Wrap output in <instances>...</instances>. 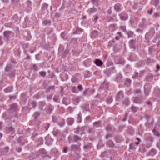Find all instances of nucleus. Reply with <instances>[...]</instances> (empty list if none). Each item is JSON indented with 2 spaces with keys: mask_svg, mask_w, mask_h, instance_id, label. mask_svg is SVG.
I'll return each instance as SVG.
<instances>
[{
  "mask_svg": "<svg viewBox=\"0 0 160 160\" xmlns=\"http://www.w3.org/2000/svg\"><path fill=\"white\" fill-rule=\"evenodd\" d=\"M141 92V91L140 90H137L135 91V93L138 94Z\"/></svg>",
  "mask_w": 160,
  "mask_h": 160,
  "instance_id": "8fccbe9b",
  "label": "nucleus"
},
{
  "mask_svg": "<svg viewBox=\"0 0 160 160\" xmlns=\"http://www.w3.org/2000/svg\"><path fill=\"white\" fill-rule=\"evenodd\" d=\"M17 105L16 104L14 103L11 105V109L12 110H15L17 108Z\"/></svg>",
  "mask_w": 160,
  "mask_h": 160,
  "instance_id": "f3484780",
  "label": "nucleus"
},
{
  "mask_svg": "<svg viewBox=\"0 0 160 160\" xmlns=\"http://www.w3.org/2000/svg\"><path fill=\"white\" fill-rule=\"evenodd\" d=\"M12 89V87H9L5 89L4 91L6 92H11Z\"/></svg>",
  "mask_w": 160,
  "mask_h": 160,
  "instance_id": "9b49d317",
  "label": "nucleus"
},
{
  "mask_svg": "<svg viewBox=\"0 0 160 160\" xmlns=\"http://www.w3.org/2000/svg\"><path fill=\"white\" fill-rule=\"evenodd\" d=\"M2 0V1H3V2L5 3H7L8 2V0Z\"/></svg>",
  "mask_w": 160,
  "mask_h": 160,
  "instance_id": "338daca9",
  "label": "nucleus"
},
{
  "mask_svg": "<svg viewBox=\"0 0 160 160\" xmlns=\"http://www.w3.org/2000/svg\"><path fill=\"white\" fill-rule=\"evenodd\" d=\"M118 36H116V40H118L119 39V38L121 37V32H118Z\"/></svg>",
  "mask_w": 160,
  "mask_h": 160,
  "instance_id": "cd10ccee",
  "label": "nucleus"
},
{
  "mask_svg": "<svg viewBox=\"0 0 160 160\" xmlns=\"http://www.w3.org/2000/svg\"><path fill=\"white\" fill-rule=\"evenodd\" d=\"M134 102L136 103H140L141 102V100L138 98H135Z\"/></svg>",
  "mask_w": 160,
  "mask_h": 160,
  "instance_id": "ddd939ff",
  "label": "nucleus"
},
{
  "mask_svg": "<svg viewBox=\"0 0 160 160\" xmlns=\"http://www.w3.org/2000/svg\"><path fill=\"white\" fill-rule=\"evenodd\" d=\"M78 128H77L74 130V131L75 132H77L78 131Z\"/></svg>",
  "mask_w": 160,
  "mask_h": 160,
  "instance_id": "69168bd1",
  "label": "nucleus"
},
{
  "mask_svg": "<svg viewBox=\"0 0 160 160\" xmlns=\"http://www.w3.org/2000/svg\"><path fill=\"white\" fill-rule=\"evenodd\" d=\"M137 140H138V142L136 143V144L138 145L139 144L141 141L138 138H137Z\"/></svg>",
  "mask_w": 160,
  "mask_h": 160,
  "instance_id": "de8ad7c7",
  "label": "nucleus"
},
{
  "mask_svg": "<svg viewBox=\"0 0 160 160\" xmlns=\"http://www.w3.org/2000/svg\"><path fill=\"white\" fill-rule=\"evenodd\" d=\"M54 86H51L50 87L48 88V90H51V89H54Z\"/></svg>",
  "mask_w": 160,
  "mask_h": 160,
  "instance_id": "603ef678",
  "label": "nucleus"
},
{
  "mask_svg": "<svg viewBox=\"0 0 160 160\" xmlns=\"http://www.w3.org/2000/svg\"><path fill=\"white\" fill-rule=\"evenodd\" d=\"M80 97H77L75 98L73 101L74 103L75 104H77L80 101Z\"/></svg>",
  "mask_w": 160,
  "mask_h": 160,
  "instance_id": "9d476101",
  "label": "nucleus"
},
{
  "mask_svg": "<svg viewBox=\"0 0 160 160\" xmlns=\"http://www.w3.org/2000/svg\"><path fill=\"white\" fill-rule=\"evenodd\" d=\"M128 36L129 37H132L133 36L134 34L133 32L131 31H129L128 32Z\"/></svg>",
  "mask_w": 160,
  "mask_h": 160,
  "instance_id": "b1692460",
  "label": "nucleus"
},
{
  "mask_svg": "<svg viewBox=\"0 0 160 160\" xmlns=\"http://www.w3.org/2000/svg\"><path fill=\"white\" fill-rule=\"evenodd\" d=\"M74 139L76 141L80 140V138L76 136H74Z\"/></svg>",
  "mask_w": 160,
  "mask_h": 160,
  "instance_id": "c9c22d12",
  "label": "nucleus"
},
{
  "mask_svg": "<svg viewBox=\"0 0 160 160\" xmlns=\"http://www.w3.org/2000/svg\"><path fill=\"white\" fill-rule=\"evenodd\" d=\"M98 32L96 31H93L91 35V37L92 38H94L98 36Z\"/></svg>",
  "mask_w": 160,
  "mask_h": 160,
  "instance_id": "423d86ee",
  "label": "nucleus"
},
{
  "mask_svg": "<svg viewBox=\"0 0 160 160\" xmlns=\"http://www.w3.org/2000/svg\"><path fill=\"white\" fill-rule=\"evenodd\" d=\"M115 10L116 11H119L121 10L120 5L119 4H116L114 7Z\"/></svg>",
  "mask_w": 160,
  "mask_h": 160,
  "instance_id": "1a4fd4ad",
  "label": "nucleus"
},
{
  "mask_svg": "<svg viewBox=\"0 0 160 160\" xmlns=\"http://www.w3.org/2000/svg\"><path fill=\"white\" fill-rule=\"evenodd\" d=\"M108 144L111 147L113 146L114 144L112 141L109 140L108 141Z\"/></svg>",
  "mask_w": 160,
  "mask_h": 160,
  "instance_id": "393cba45",
  "label": "nucleus"
},
{
  "mask_svg": "<svg viewBox=\"0 0 160 160\" xmlns=\"http://www.w3.org/2000/svg\"><path fill=\"white\" fill-rule=\"evenodd\" d=\"M94 62L97 66H102L103 63V62L100 59H95L94 61Z\"/></svg>",
  "mask_w": 160,
  "mask_h": 160,
  "instance_id": "f257e3e1",
  "label": "nucleus"
},
{
  "mask_svg": "<svg viewBox=\"0 0 160 160\" xmlns=\"http://www.w3.org/2000/svg\"><path fill=\"white\" fill-rule=\"evenodd\" d=\"M122 95H123V92H122V91H120L119 92L117 95L118 98H122L123 97Z\"/></svg>",
  "mask_w": 160,
  "mask_h": 160,
  "instance_id": "2eb2a0df",
  "label": "nucleus"
},
{
  "mask_svg": "<svg viewBox=\"0 0 160 160\" xmlns=\"http://www.w3.org/2000/svg\"><path fill=\"white\" fill-rule=\"evenodd\" d=\"M71 80L72 82H76V78H75V77H73L72 78Z\"/></svg>",
  "mask_w": 160,
  "mask_h": 160,
  "instance_id": "79ce46f5",
  "label": "nucleus"
},
{
  "mask_svg": "<svg viewBox=\"0 0 160 160\" xmlns=\"http://www.w3.org/2000/svg\"><path fill=\"white\" fill-rule=\"evenodd\" d=\"M32 107L33 108H34L36 106V103L34 102H33L32 103Z\"/></svg>",
  "mask_w": 160,
  "mask_h": 160,
  "instance_id": "3c124183",
  "label": "nucleus"
},
{
  "mask_svg": "<svg viewBox=\"0 0 160 160\" xmlns=\"http://www.w3.org/2000/svg\"><path fill=\"white\" fill-rule=\"evenodd\" d=\"M39 113L37 112L35 113V115L36 117L38 116L39 115Z\"/></svg>",
  "mask_w": 160,
  "mask_h": 160,
  "instance_id": "6e6d98bb",
  "label": "nucleus"
},
{
  "mask_svg": "<svg viewBox=\"0 0 160 160\" xmlns=\"http://www.w3.org/2000/svg\"><path fill=\"white\" fill-rule=\"evenodd\" d=\"M101 122L100 121L97 122L93 123V125L96 127H98L100 126Z\"/></svg>",
  "mask_w": 160,
  "mask_h": 160,
  "instance_id": "a211bd4d",
  "label": "nucleus"
},
{
  "mask_svg": "<svg viewBox=\"0 0 160 160\" xmlns=\"http://www.w3.org/2000/svg\"><path fill=\"white\" fill-rule=\"evenodd\" d=\"M10 34V32L9 31H6L4 32V36L7 38H8Z\"/></svg>",
  "mask_w": 160,
  "mask_h": 160,
  "instance_id": "aec40b11",
  "label": "nucleus"
},
{
  "mask_svg": "<svg viewBox=\"0 0 160 160\" xmlns=\"http://www.w3.org/2000/svg\"><path fill=\"white\" fill-rule=\"evenodd\" d=\"M39 74L41 76L44 77L45 76L46 73L44 72H39Z\"/></svg>",
  "mask_w": 160,
  "mask_h": 160,
  "instance_id": "c85d7f7f",
  "label": "nucleus"
},
{
  "mask_svg": "<svg viewBox=\"0 0 160 160\" xmlns=\"http://www.w3.org/2000/svg\"><path fill=\"white\" fill-rule=\"evenodd\" d=\"M52 121L54 122H55L56 121V119L54 117H52Z\"/></svg>",
  "mask_w": 160,
  "mask_h": 160,
  "instance_id": "bf43d9fd",
  "label": "nucleus"
},
{
  "mask_svg": "<svg viewBox=\"0 0 160 160\" xmlns=\"http://www.w3.org/2000/svg\"><path fill=\"white\" fill-rule=\"evenodd\" d=\"M107 129L108 130H109L112 129V128L110 126H108L107 128Z\"/></svg>",
  "mask_w": 160,
  "mask_h": 160,
  "instance_id": "052dcab7",
  "label": "nucleus"
},
{
  "mask_svg": "<svg viewBox=\"0 0 160 160\" xmlns=\"http://www.w3.org/2000/svg\"><path fill=\"white\" fill-rule=\"evenodd\" d=\"M64 124V120L62 119L61 120V123L59 124L61 126H63Z\"/></svg>",
  "mask_w": 160,
  "mask_h": 160,
  "instance_id": "58836bf2",
  "label": "nucleus"
},
{
  "mask_svg": "<svg viewBox=\"0 0 160 160\" xmlns=\"http://www.w3.org/2000/svg\"><path fill=\"white\" fill-rule=\"evenodd\" d=\"M108 87V83L105 81L102 84L101 88L102 89H107Z\"/></svg>",
  "mask_w": 160,
  "mask_h": 160,
  "instance_id": "f03ea898",
  "label": "nucleus"
},
{
  "mask_svg": "<svg viewBox=\"0 0 160 160\" xmlns=\"http://www.w3.org/2000/svg\"><path fill=\"white\" fill-rule=\"evenodd\" d=\"M32 68L35 70H37V67L35 65H32Z\"/></svg>",
  "mask_w": 160,
  "mask_h": 160,
  "instance_id": "c03bdc74",
  "label": "nucleus"
},
{
  "mask_svg": "<svg viewBox=\"0 0 160 160\" xmlns=\"http://www.w3.org/2000/svg\"><path fill=\"white\" fill-rule=\"evenodd\" d=\"M81 118V117L80 116V115H79L78 117V120L80 121H79V122H80L81 121V120H80Z\"/></svg>",
  "mask_w": 160,
  "mask_h": 160,
  "instance_id": "4d7b16f0",
  "label": "nucleus"
},
{
  "mask_svg": "<svg viewBox=\"0 0 160 160\" xmlns=\"http://www.w3.org/2000/svg\"><path fill=\"white\" fill-rule=\"evenodd\" d=\"M83 108L85 110L88 111V105H87L85 107H84Z\"/></svg>",
  "mask_w": 160,
  "mask_h": 160,
  "instance_id": "a18cd8bd",
  "label": "nucleus"
},
{
  "mask_svg": "<svg viewBox=\"0 0 160 160\" xmlns=\"http://www.w3.org/2000/svg\"><path fill=\"white\" fill-rule=\"evenodd\" d=\"M53 100L55 102H58V97L54 96L53 98Z\"/></svg>",
  "mask_w": 160,
  "mask_h": 160,
  "instance_id": "ea45409f",
  "label": "nucleus"
},
{
  "mask_svg": "<svg viewBox=\"0 0 160 160\" xmlns=\"http://www.w3.org/2000/svg\"><path fill=\"white\" fill-rule=\"evenodd\" d=\"M156 151L154 149H152L149 152V155H154L156 153Z\"/></svg>",
  "mask_w": 160,
  "mask_h": 160,
  "instance_id": "dca6fc26",
  "label": "nucleus"
},
{
  "mask_svg": "<svg viewBox=\"0 0 160 160\" xmlns=\"http://www.w3.org/2000/svg\"><path fill=\"white\" fill-rule=\"evenodd\" d=\"M124 103L126 105H127L128 104L129 102L128 99H126L124 100Z\"/></svg>",
  "mask_w": 160,
  "mask_h": 160,
  "instance_id": "f704fd0d",
  "label": "nucleus"
},
{
  "mask_svg": "<svg viewBox=\"0 0 160 160\" xmlns=\"http://www.w3.org/2000/svg\"><path fill=\"white\" fill-rule=\"evenodd\" d=\"M78 146L77 145H73L72 146V149L73 150H78Z\"/></svg>",
  "mask_w": 160,
  "mask_h": 160,
  "instance_id": "5701e85b",
  "label": "nucleus"
},
{
  "mask_svg": "<svg viewBox=\"0 0 160 160\" xmlns=\"http://www.w3.org/2000/svg\"><path fill=\"white\" fill-rule=\"evenodd\" d=\"M18 142H20L21 141V138H19L18 139Z\"/></svg>",
  "mask_w": 160,
  "mask_h": 160,
  "instance_id": "5fc2aeb1",
  "label": "nucleus"
},
{
  "mask_svg": "<svg viewBox=\"0 0 160 160\" xmlns=\"http://www.w3.org/2000/svg\"><path fill=\"white\" fill-rule=\"evenodd\" d=\"M58 132L57 130H54L52 132L53 134L55 136H56L58 135Z\"/></svg>",
  "mask_w": 160,
  "mask_h": 160,
  "instance_id": "7c9ffc66",
  "label": "nucleus"
},
{
  "mask_svg": "<svg viewBox=\"0 0 160 160\" xmlns=\"http://www.w3.org/2000/svg\"><path fill=\"white\" fill-rule=\"evenodd\" d=\"M68 149L67 147H64L63 152H66L68 151Z\"/></svg>",
  "mask_w": 160,
  "mask_h": 160,
  "instance_id": "09e8293b",
  "label": "nucleus"
},
{
  "mask_svg": "<svg viewBox=\"0 0 160 160\" xmlns=\"http://www.w3.org/2000/svg\"><path fill=\"white\" fill-rule=\"evenodd\" d=\"M135 144L134 143H132L130 145V148L131 149H135Z\"/></svg>",
  "mask_w": 160,
  "mask_h": 160,
  "instance_id": "bb28decb",
  "label": "nucleus"
},
{
  "mask_svg": "<svg viewBox=\"0 0 160 160\" xmlns=\"http://www.w3.org/2000/svg\"><path fill=\"white\" fill-rule=\"evenodd\" d=\"M82 32V30L78 28H76L75 30H74L73 33L74 34H77L79 33L80 32Z\"/></svg>",
  "mask_w": 160,
  "mask_h": 160,
  "instance_id": "6e6552de",
  "label": "nucleus"
},
{
  "mask_svg": "<svg viewBox=\"0 0 160 160\" xmlns=\"http://www.w3.org/2000/svg\"><path fill=\"white\" fill-rule=\"evenodd\" d=\"M152 131L155 135L158 137L159 136V134L158 133L157 131L155 129H154Z\"/></svg>",
  "mask_w": 160,
  "mask_h": 160,
  "instance_id": "a878e982",
  "label": "nucleus"
},
{
  "mask_svg": "<svg viewBox=\"0 0 160 160\" xmlns=\"http://www.w3.org/2000/svg\"><path fill=\"white\" fill-rule=\"evenodd\" d=\"M65 34L64 32H62L61 34V36L63 39H64L65 37Z\"/></svg>",
  "mask_w": 160,
  "mask_h": 160,
  "instance_id": "49530a36",
  "label": "nucleus"
},
{
  "mask_svg": "<svg viewBox=\"0 0 160 160\" xmlns=\"http://www.w3.org/2000/svg\"><path fill=\"white\" fill-rule=\"evenodd\" d=\"M121 29L123 31V32H126V27L125 26H121Z\"/></svg>",
  "mask_w": 160,
  "mask_h": 160,
  "instance_id": "4c0bfd02",
  "label": "nucleus"
},
{
  "mask_svg": "<svg viewBox=\"0 0 160 160\" xmlns=\"http://www.w3.org/2000/svg\"><path fill=\"white\" fill-rule=\"evenodd\" d=\"M78 88L79 91H81L82 90V87L81 86H79L78 87Z\"/></svg>",
  "mask_w": 160,
  "mask_h": 160,
  "instance_id": "864d4df0",
  "label": "nucleus"
},
{
  "mask_svg": "<svg viewBox=\"0 0 160 160\" xmlns=\"http://www.w3.org/2000/svg\"><path fill=\"white\" fill-rule=\"evenodd\" d=\"M138 108L136 107H135L134 106H132L131 108V109L132 111L134 112H135L136 111H137L138 110Z\"/></svg>",
  "mask_w": 160,
  "mask_h": 160,
  "instance_id": "6ab92c4d",
  "label": "nucleus"
},
{
  "mask_svg": "<svg viewBox=\"0 0 160 160\" xmlns=\"http://www.w3.org/2000/svg\"><path fill=\"white\" fill-rule=\"evenodd\" d=\"M145 94L146 95H148V91H147V92H146V90H145Z\"/></svg>",
  "mask_w": 160,
  "mask_h": 160,
  "instance_id": "0e129e2a",
  "label": "nucleus"
},
{
  "mask_svg": "<svg viewBox=\"0 0 160 160\" xmlns=\"http://www.w3.org/2000/svg\"><path fill=\"white\" fill-rule=\"evenodd\" d=\"M8 129L10 131H11L12 132L14 131V128L12 127H9L8 128Z\"/></svg>",
  "mask_w": 160,
  "mask_h": 160,
  "instance_id": "e433bc0d",
  "label": "nucleus"
},
{
  "mask_svg": "<svg viewBox=\"0 0 160 160\" xmlns=\"http://www.w3.org/2000/svg\"><path fill=\"white\" fill-rule=\"evenodd\" d=\"M74 119L72 118H69L67 120V123L69 125H72L74 122Z\"/></svg>",
  "mask_w": 160,
  "mask_h": 160,
  "instance_id": "20e7f679",
  "label": "nucleus"
},
{
  "mask_svg": "<svg viewBox=\"0 0 160 160\" xmlns=\"http://www.w3.org/2000/svg\"><path fill=\"white\" fill-rule=\"evenodd\" d=\"M120 19L121 20L123 21H125L127 19L128 16L127 14H124L123 13H122L120 16Z\"/></svg>",
  "mask_w": 160,
  "mask_h": 160,
  "instance_id": "7ed1b4c3",
  "label": "nucleus"
},
{
  "mask_svg": "<svg viewBox=\"0 0 160 160\" xmlns=\"http://www.w3.org/2000/svg\"><path fill=\"white\" fill-rule=\"evenodd\" d=\"M130 83L131 80L130 79H127L126 81L125 84L126 86H128L130 85Z\"/></svg>",
  "mask_w": 160,
  "mask_h": 160,
  "instance_id": "4be33fe9",
  "label": "nucleus"
},
{
  "mask_svg": "<svg viewBox=\"0 0 160 160\" xmlns=\"http://www.w3.org/2000/svg\"><path fill=\"white\" fill-rule=\"evenodd\" d=\"M51 22L49 20H45L43 22V24L44 25H50Z\"/></svg>",
  "mask_w": 160,
  "mask_h": 160,
  "instance_id": "f8f14e48",
  "label": "nucleus"
},
{
  "mask_svg": "<svg viewBox=\"0 0 160 160\" xmlns=\"http://www.w3.org/2000/svg\"><path fill=\"white\" fill-rule=\"evenodd\" d=\"M112 101V97L109 98L107 100V102L108 103H110Z\"/></svg>",
  "mask_w": 160,
  "mask_h": 160,
  "instance_id": "c756f323",
  "label": "nucleus"
},
{
  "mask_svg": "<svg viewBox=\"0 0 160 160\" xmlns=\"http://www.w3.org/2000/svg\"><path fill=\"white\" fill-rule=\"evenodd\" d=\"M8 148L7 147H6L5 148V150L6 151V152H8Z\"/></svg>",
  "mask_w": 160,
  "mask_h": 160,
  "instance_id": "e2e57ef3",
  "label": "nucleus"
},
{
  "mask_svg": "<svg viewBox=\"0 0 160 160\" xmlns=\"http://www.w3.org/2000/svg\"><path fill=\"white\" fill-rule=\"evenodd\" d=\"M124 63V61L123 59H121L119 61V63L120 64H123Z\"/></svg>",
  "mask_w": 160,
  "mask_h": 160,
  "instance_id": "37998d69",
  "label": "nucleus"
},
{
  "mask_svg": "<svg viewBox=\"0 0 160 160\" xmlns=\"http://www.w3.org/2000/svg\"><path fill=\"white\" fill-rule=\"evenodd\" d=\"M157 68L158 70L160 68V66L159 65H158L157 67Z\"/></svg>",
  "mask_w": 160,
  "mask_h": 160,
  "instance_id": "774afa93",
  "label": "nucleus"
},
{
  "mask_svg": "<svg viewBox=\"0 0 160 160\" xmlns=\"http://www.w3.org/2000/svg\"><path fill=\"white\" fill-rule=\"evenodd\" d=\"M116 28V25H111L109 27V30L112 32L115 30Z\"/></svg>",
  "mask_w": 160,
  "mask_h": 160,
  "instance_id": "0eeeda50",
  "label": "nucleus"
},
{
  "mask_svg": "<svg viewBox=\"0 0 160 160\" xmlns=\"http://www.w3.org/2000/svg\"><path fill=\"white\" fill-rule=\"evenodd\" d=\"M134 43V41L133 40H132L130 42V46L132 47L133 48V44Z\"/></svg>",
  "mask_w": 160,
  "mask_h": 160,
  "instance_id": "473e14b6",
  "label": "nucleus"
},
{
  "mask_svg": "<svg viewBox=\"0 0 160 160\" xmlns=\"http://www.w3.org/2000/svg\"><path fill=\"white\" fill-rule=\"evenodd\" d=\"M11 68V66L10 65L7 66L5 68L6 71H8Z\"/></svg>",
  "mask_w": 160,
  "mask_h": 160,
  "instance_id": "2f4dec72",
  "label": "nucleus"
},
{
  "mask_svg": "<svg viewBox=\"0 0 160 160\" xmlns=\"http://www.w3.org/2000/svg\"><path fill=\"white\" fill-rule=\"evenodd\" d=\"M21 149L20 148H19L17 149V151L18 152H20L21 151Z\"/></svg>",
  "mask_w": 160,
  "mask_h": 160,
  "instance_id": "13d9d810",
  "label": "nucleus"
},
{
  "mask_svg": "<svg viewBox=\"0 0 160 160\" xmlns=\"http://www.w3.org/2000/svg\"><path fill=\"white\" fill-rule=\"evenodd\" d=\"M94 92V90L92 89H88L83 92V94L85 95L86 93H88V94H92Z\"/></svg>",
  "mask_w": 160,
  "mask_h": 160,
  "instance_id": "39448f33",
  "label": "nucleus"
},
{
  "mask_svg": "<svg viewBox=\"0 0 160 160\" xmlns=\"http://www.w3.org/2000/svg\"><path fill=\"white\" fill-rule=\"evenodd\" d=\"M48 6V5L47 4L45 3L44 4H43L42 8H46Z\"/></svg>",
  "mask_w": 160,
  "mask_h": 160,
  "instance_id": "a19ab883",
  "label": "nucleus"
},
{
  "mask_svg": "<svg viewBox=\"0 0 160 160\" xmlns=\"http://www.w3.org/2000/svg\"><path fill=\"white\" fill-rule=\"evenodd\" d=\"M68 109L69 110V111H72V107H69L68 108Z\"/></svg>",
  "mask_w": 160,
  "mask_h": 160,
  "instance_id": "680f3d73",
  "label": "nucleus"
},
{
  "mask_svg": "<svg viewBox=\"0 0 160 160\" xmlns=\"http://www.w3.org/2000/svg\"><path fill=\"white\" fill-rule=\"evenodd\" d=\"M159 0H152L151 3L152 5H156L158 3Z\"/></svg>",
  "mask_w": 160,
  "mask_h": 160,
  "instance_id": "4468645a",
  "label": "nucleus"
},
{
  "mask_svg": "<svg viewBox=\"0 0 160 160\" xmlns=\"http://www.w3.org/2000/svg\"><path fill=\"white\" fill-rule=\"evenodd\" d=\"M96 11V9L94 8H90L88 10V12L90 13H93Z\"/></svg>",
  "mask_w": 160,
  "mask_h": 160,
  "instance_id": "412c9836",
  "label": "nucleus"
},
{
  "mask_svg": "<svg viewBox=\"0 0 160 160\" xmlns=\"http://www.w3.org/2000/svg\"><path fill=\"white\" fill-rule=\"evenodd\" d=\"M72 91L73 92H77V90L75 87H73L72 88Z\"/></svg>",
  "mask_w": 160,
  "mask_h": 160,
  "instance_id": "72a5a7b5",
  "label": "nucleus"
}]
</instances>
